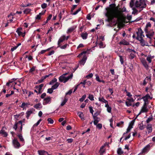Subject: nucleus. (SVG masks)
Wrapping results in <instances>:
<instances>
[{
    "label": "nucleus",
    "mask_w": 155,
    "mask_h": 155,
    "mask_svg": "<svg viewBox=\"0 0 155 155\" xmlns=\"http://www.w3.org/2000/svg\"><path fill=\"white\" fill-rule=\"evenodd\" d=\"M150 98V96L148 94L146 95L145 96L143 97L141 99H143L144 102V103H145L146 104H147V102L149 98Z\"/></svg>",
    "instance_id": "nucleus-12"
},
{
    "label": "nucleus",
    "mask_w": 155,
    "mask_h": 155,
    "mask_svg": "<svg viewBox=\"0 0 155 155\" xmlns=\"http://www.w3.org/2000/svg\"><path fill=\"white\" fill-rule=\"evenodd\" d=\"M47 7V4L46 3H44L41 5V7L43 9L46 8Z\"/></svg>",
    "instance_id": "nucleus-60"
},
{
    "label": "nucleus",
    "mask_w": 155,
    "mask_h": 155,
    "mask_svg": "<svg viewBox=\"0 0 155 155\" xmlns=\"http://www.w3.org/2000/svg\"><path fill=\"white\" fill-rule=\"evenodd\" d=\"M153 119V118L152 116L148 117L146 121V123H149Z\"/></svg>",
    "instance_id": "nucleus-48"
},
{
    "label": "nucleus",
    "mask_w": 155,
    "mask_h": 155,
    "mask_svg": "<svg viewBox=\"0 0 155 155\" xmlns=\"http://www.w3.org/2000/svg\"><path fill=\"white\" fill-rule=\"evenodd\" d=\"M46 10H45L44 12H42L41 13H39V14L37 15L36 17V19H39L41 18V15H43L45 13Z\"/></svg>",
    "instance_id": "nucleus-26"
},
{
    "label": "nucleus",
    "mask_w": 155,
    "mask_h": 155,
    "mask_svg": "<svg viewBox=\"0 0 155 155\" xmlns=\"http://www.w3.org/2000/svg\"><path fill=\"white\" fill-rule=\"evenodd\" d=\"M7 128L5 126H3L0 130V134L4 137H7L8 135V133L6 131Z\"/></svg>",
    "instance_id": "nucleus-5"
},
{
    "label": "nucleus",
    "mask_w": 155,
    "mask_h": 155,
    "mask_svg": "<svg viewBox=\"0 0 155 155\" xmlns=\"http://www.w3.org/2000/svg\"><path fill=\"white\" fill-rule=\"evenodd\" d=\"M146 3L145 0H139V1H137L135 3V7L140 9L139 12H140L143 8L146 7Z\"/></svg>",
    "instance_id": "nucleus-2"
},
{
    "label": "nucleus",
    "mask_w": 155,
    "mask_h": 155,
    "mask_svg": "<svg viewBox=\"0 0 155 155\" xmlns=\"http://www.w3.org/2000/svg\"><path fill=\"white\" fill-rule=\"evenodd\" d=\"M105 107L107 108V111L109 113H111V107H110L108 104V103L106 104H105Z\"/></svg>",
    "instance_id": "nucleus-24"
},
{
    "label": "nucleus",
    "mask_w": 155,
    "mask_h": 155,
    "mask_svg": "<svg viewBox=\"0 0 155 155\" xmlns=\"http://www.w3.org/2000/svg\"><path fill=\"white\" fill-rule=\"evenodd\" d=\"M27 105V103H23L21 105V107L24 109L26 107Z\"/></svg>",
    "instance_id": "nucleus-61"
},
{
    "label": "nucleus",
    "mask_w": 155,
    "mask_h": 155,
    "mask_svg": "<svg viewBox=\"0 0 155 155\" xmlns=\"http://www.w3.org/2000/svg\"><path fill=\"white\" fill-rule=\"evenodd\" d=\"M72 74H71L70 76L67 77L64 76V75H62L59 77V79L60 81L61 82H63L64 83H65L70 79L72 78Z\"/></svg>",
    "instance_id": "nucleus-4"
},
{
    "label": "nucleus",
    "mask_w": 155,
    "mask_h": 155,
    "mask_svg": "<svg viewBox=\"0 0 155 155\" xmlns=\"http://www.w3.org/2000/svg\"><path fill=\"white\" fill-rule=\"evenodd\" d=\"M57 81V79L56 78H54L53 80H51V81L49 83L50 84H52L54 82H56Z\"/></svg>",
    "instance_id": "nucleus-54"
},
{
    "label": "nucleus",
    "mask_w": 155,
    "mask_h": 155,
    "mask_svg": "<svg viewBox=\"0 0 155 155\" xmlns=\"http://www.w3.org/2000/svg\"><path fill=\"white\" fill-rule=\"evenodd\" d=\"M81 10V8H78V10H77V11L75 12H72V13H71V14L72 15H76Z\"/></svg>",
    "instance_id": "nucleus-41"
},
{
    "label": "nucleus",
    "mask_w": 155,
    "mask_h": 155,
    "mask_svg": "<svg viewBox=\"0 0 155 155\" xmlns=\"http://www.w3.org/2000/svg\"><path fill=\"white\" fill-rule=\"evenodd\" d=\"M119 44L125 45H129V43L126 40H123L120 42Z\"/></svg>",
    "instance_id": "nucleus-25"
},
{
    "label": "nucleus",
    "mask_w": 155,
    "mask_h": 155,
    "mask_svg": "<svg viewBox=\"0 0 155 155\" xmlns=\"http://www.w3.org/2000/svg\"><path fill=\"white\" fill-rule=\"evenodd\" d=\"M151 24L150 23L148 22L147 24V25H146V28H145V30H144L145 31L146 33H147V31H148V29H147V28L148 27H151Z\"/></svg>",
    "instance_id": "nucleus-29"
},
{
    "label": "nucleus",
    "mask_w": 155,
    "mask_h": 155,
    "mask_svg": "<svg viewBox=\"0 0 155 155\" xmlns=\"http://www.w3.org/2000/svg\"><path fill=\"white\" fill-rule=\"evenodd\" d=\"M132 8L133 10V11L132 12V14H135L137 13L138 11L137 9L135 7Z\"/></svg>",
    "instance_id": "nucleus-37"
},
{
    "label": "nucleus",
    "mask_w": 155,
    "mask_h": 155,
    "mask_svg": "<svg viewBox=\"0 0 155 155\" xmlns=\"http://www.w3.org/2000/svg\"><path fill=\"white\" fill-rule=\"evenodd\" d=\"M22 91L23 92V94L24 95V96H25V97H26L27 95H26V94H27V91L25 90H23Z\"/></svg>",
    "instance_id": "nucleus-63"
},
{
    "label": "nucleus",
    "mask_w": 155,
    "mask_h": 155,
    "mask_svg": "<svg viewBox=\"0 0 155 155\" xmlns=\"http://www.w3.org/2000/svg\"><path fill=\"white\" fill-rule=\"evenodd\" d=\"M38 152L39 155H46V153H48L47 152L44 150H39Z\"/></svg>",
    "instance_id": "nucleus-20"
},
{
    "label": "nucleus",
    "mask_w": 155,
    "mask_h": 155,
    "mask_svg": "<svg viewBox=\"0 0 155 155\" xmlns=\"http://www.w3.org/2000/svg\"><path fill=\"white\" fill-rule=\"evenodd\" d=\"M32 113V110L28 111L26 112V117L28 118L30 115Z\"/></svg>",
    "instance_id": "nucleus-43"
},
{
    "label": "nucleus",
    "mask_w": 155,
    "mask_h": 155,
    "mask_svg": "<svg viewBox=\"0 0 155 155\" xmlns=\"http://www.w3.org/2000/svg\"><path fill=\"white\" fill-rule=\"evenodd\" d=\"M51 97H48L44 99L43 102L44 105H46L50 103L51 102Z\"/></svg>",
    "instance_id": "nucleus-14"
},
{
    "label": "nucleus",
    "mask_w": 155,
    "mask_h": 155,
    "mask_svg": "<svg viewBox=\"0 0 155 155\" xmlns=\"http://www.w3.org/2000/svg\"><path fill=\"white\" fill-rule=\"evenodd\" d=\"M81 37L84 39H85L87 38V33H83L81 35Z\"/></svg>",
    "instance_id": "nucleus-36"
},
{
    "label": "nucleus",
    "mask_w": 155,
    "mask_h": 155,
    "mask_svg": "<svg viewBox=\"0 0 155 155\" xmlns=\"http://www.w3.org/2000/svg\"><path fill=\"white\" fill-rule=\"evenodd\" d=\"M154 57V56H151V55H148L147 58V60L148 62L149 63H150L151 62V60Z\"/></svg>",
    "instance_id": "nucleus-21"
},
{
    "label": "nucleus",
    "mask_w": 155,
    "mask_h": 155,
    "mask_svg": "<svg viewBox=\"0 0 155 155\" xmlns=\"http://www.w3.org/2000/svg\"><path fill=\"white\" fill-rule=\"evenodd\" d=\"M65 39L66 37L65 35H63L60 38L58 41V47L60 46V44Z\"/></svg>",
    "instance_id": "nucleus-11"
},
{
    "label": "nucleus",
    "mask_w": 155,
    "mask_h": 155,
    "mask_svg": "<svg viewBox=\"0 0 155 155\" xmlns=\"http://www.w3.org/2000/svg\"><path fill=\"white\" fill-rule=\"evenodd\" d=\"M53 89L52 88H49L47 92L49 94H51L53 92Z\"/></svg>",
    "instance_id": "nucleus-62"
},
{
    "label": "nucleus",
    "mask_w": 155,
    "mask_h": 155,
    "mask_svg": "<svg viewBox=\"0 0 155 155\" xmlns=\"http://www.w3.org/2000/svg\"><path fill=\"white\" fill-rule=\"evenodd\" d=\"M35 89L34 90V91L36 92V93L38 94H41L42 92V91L38 90V88H37V86L35 87Z\"/></svg>",
    "instance_id": "nucleus-44"
},
{
    "label": "nucleus",
    "mask_w": 155,
    "mask_h": 155,
    "mask_svg": "<svg viewBox=\"0 0 155 155\" xmlns=\"http://www.w3.org/2000/svg\"><path fill=\"white\" fill-rule=\"evenodd\" d=\"M127 51L130 53L129 58L130 59H133L135 57L136 52L134 50L130 49H128Z\"/></svg>",
    "instance_id": "nucleus-8"
},
{
    "label": "nucleus",
    "mask_w": 155,
    "mask_h": 155,
    "mask_svg": "<svg viewBox=\"0 0 155 155\" xmlns=\"http://www.w3.org/2000/svg\"><path fill=\"white\" fill-rule=\"evenodd\" d=\"M126 105L127 107H129L132 105L131 103L129 101H126L125 102Z\"/></svg>",
    "instance_id": "nucleus-55"
},
{
    "label": "nucleus",
    "mask_w": 155,
    "mask_h": 155,
    "mask_svg": "<svg viewBox=\"0 0 155 155\" xmlns=\"http://www.w3.org/2000/svg\"><path fill=\"white\" fill-rule=\"evenodd\" d=\"M59 84H60L59 83H58V82H56V83L51 88L53 90L55 89L58 87Z\"/></svg>",
    "instance_id": "nucleus-32"
},
{
    "label": "nucleus",
    "mask_w": 155,
    "mask_h": 155,
    "mask_svg": "<svg viewBox=\"0 0 155 155\" xmlns=\"http://www.w3.org/2000/svg\"><path fill=\"white\" fill-rule=\"evenodd\" d=\"M117 153L118 154L120 155L122 154L123 152L120 148H119L117 150Z\"/></svg>",
    "instance_id": "nucleus-52"
},
{
    "label": "nucleus",
    "mask_w": 155,
    "mask_h": 155,
    "mask_svg": "<svg viewBox=\"0 0 155 155\" xmlns=\"http://www.w3.org/2000/svg\"><path fill=\"white\" fill-rule=\"evenodd\" d=\"M12 144L13 147L16 149L19 147V143L16 138H14L12 140Z\"/></svg>",
    "instance_id": "nucleus-6"
},
{
    "label": "nucleus",
    "mask_w": 155,
    "mask_h": 155,
    "mask_svg": "<svg viewBox=\"0 0 155 155\" xmlns=\"http://www.w3.org/2000/svg\"><path fill=\"white\" fill-rule=\"evenodd\" d=\"M34 107L36 109H39L42 107V105L41 103H38L34 106Z\"/></svg>",
    "instance_id": "nucleus-22"
},
{
    "label": "nucleus",
    "mask_w": 155,
    "mask_h": 155,
    "mask_svg": "<svg viewBox=\"0 0 155 155\" xmlns=\"http://www.w3.org/2000/svg\"><path fill=\"white\" fill-rule=\"evenodd\" d=\"M105 146V145H104L102 146L100 148L99 153L101 155L105 151V150L104 149Z\"/></svg>",
    "instance_id": "nucleus-23"
},
{
    "label": "nucleus",
    "mask_w": 155,
    "mask_h": 155,
    "mask_svg": "<svg viewBox=\"0 0 155 155\" xmlns=\"http://www.w3.org/2000/svg\"><path fill=\"white\" fill-rule=\"evenodd\" d=\"M133 128V127H128L127 128V131L124 133L123 134V136H124L125 134L127 133H128L129 132L130 130L131 129V128Z\"/></svg>",
    "instance_id": "nucleus-51"
},
{
    "label": "nucleus",
    "mask_w": 155,
    "mask_h": 155,
    "mask_svg": "<svg viewBox=\"0 0 155 155\" xmlns=\"http://www.w3.org/2000/svg\"><path fill=\"white\" fill-rule=\"evenodd\" d=\"M81 10V8H78V10H77V11L75 12H72V13H71V14L72 15H76Z\"/></svg>",
    "instance_id": "nucleus-42"
},
{
    "label": "nucleus",
    "mask_w": 155,
    "mask_h": 155,
    "mask_svg": "<svg viewBox=\"0 0 155 155\" xmlns=\"http://www.w3.org/2000/svg\"><path fill=\"white\" fill-rule=\"evenodd\" d=\"M88 98L91 101L94 100V97L93 95L89 94Z\"/></svg>",
    "instance_id": "nucleus-53"
},
{
    "label": "nucleus",
    "mask_w": 155,
    "mask_h": 155,
    "mask_svg": "<svg viewBox=\"0 0 155 155\" xmlns=\"http://www.w3.org/2000/svg\"><path fill=\"white\" fill-rule=\"evenodd\" d=\"M19 46V43H18L17 45L16 46H15L14 47H12L11 49V51H13L15 50Z\"/></svg>",
    "instance_id": "nucleus-50"
},
{
    "label": "nucleus",
    "mask_w": 155,
    "mask_h": 155,
    "mask_svg": "<svg viewBox=\"0 0 155 155\" xmlns=\"http://www.w3.org/2000/svg\"><path fill=\"white\" fill-rule=\"evenodd\" d=\"M147 33L146 35V36H148V35H150V36H153L154 34V32L153 31H150L149 32L147 31V33Z\"/></svg>",
    "instance_id": "nucleus-31"
},
{
    "label": "nucleus",
    "mask_w": 155,
    "mask_h": 155,
    "mask_svg": "<svg viewBox=\"0 0 155 155\" xmlns=\"http://www.w3.org/2000/svg\"><path fill=\"white\" fill-rule=\"evenodd\" d=\"M98 100L100 102H101L102 103H104L105 104H106L107 103H108V102L107 101L105 100L103 97L101 96L100 97L98 98Z\"/></svg>",
    "instance_id": "nucleus-15"
},
{
    "label": "nucleus",
    "mask_w": 155,
    "mask_h": 155,
    "mask_svg": "<svg viewBox=\"0 0 155 155\" xmlns=\"http://www.w3.org/2000/svg\"><path fill=\"white\" fill-rule=\"evenodd\" d=\"M143 32L141 28H139L138 30V31L137 32V35L136 39L138 40L141 38H143L144 37V35H143Z\"/></svg>",
    "instance_id": "nucleus-7"
},
{
    "label": "nucleus",
    "mask_w": 155,
    "mask_h": 155,
    "mask_svg": "<svg viewBox=\"0 0 155 155\" xmlns=\"http://www.w3.org/2000/svg\"><path fill=\"white\" fill-rule=\"evenodd\" d=\"M6 85L7 86H10L11 87L14 86L13 88L14 89H16L17 91H18L19 86V82H15L14 81H9L6 84Z\"/></svg>",
    "instance_id": "nucleus-3"
},
{
    "label": "nucleus",
    "mask_w": 155,
    "mask_h": 155,
    "mask_svg": "<svg viewBox=\"0 0 155 155\" xmlns=\"http://www.w3.org/2000/svg\"><path fill=\"white\" fill-rule=\"evenodd\" d=\"M87 57L86 55H84L82 59L80 61L79 63L81 65H83L86 62Z\"/></svg>",
    "instance_id": "nucleus-16"
},
{
    "label": "nucleus",
    "mask_w": 155,
    "mask_h": 155,
    "mask_svg": "<svg viewBox=\"0 0 155 155\" xmlns=\"http://www.w3.org/2000/svg\"><path fill=\"white\" fill-rule=\"evenodd\" d=\"M20 142H21L22 143L21 144V146H22L24 145V139L23 138L22 136H21V135L20 134Z\"/></svg>",
    "instance_id": "nucleus-34"
},
{
    "label": "nucleus",
    "mask_w": 155,
    "mask_h": 155,
    "mask_svg": "<svg viewBox=\"0 0 155 155\" xmlns=\"http://www.w3.org/2000/svg\"><path fill=\"white\" fill-rule=\"evenodd\" d=\"M81 10V8H78V10H77V11L75 12H72V13H71V14L72 15H76Z\"/></svg>",
    "instance_id": "nucleus-40"
},
{
    "label": "nucleus",
    "mask_w": 155,
    "mask_h": 155,
    "mask_svg": "<svg viewBox=\"0 0 155 155\" xmlns=\"http://www.w3.org/2000/svg\"><path fill=\"white\" fill-rule=\"evenodd\" d=\"M148 111V109L147 107V104L144 103L143 106L142 107L140 111V112L138 115L143 113L147 112Z\"/></svg>",
    "instance_id": "nucleus-9"
},
{
    "label": "nucleus",
    "mask_w": 155,
    "mask_h": 155,
    "mask_svg": "<svg viewBox=\"0 0 155 155\" xmlns=\"http://www.w3.org/2000/svg\"><path fill=\"white\" fill-rule=\"evenodd\" d=\"M147 129L148 130V133H150L152 132V125L150 124H148L147 126Z\"/></svg>",
    "instance_id": "nucleus-19"
},
{
    "label": "nucleus",
    "mask_w": 155,
    "mask_h": 155,
    "mask_svg": "<svg viewBox=\"0 0 155 155\" xmlns=\"http://www.w3.org/2000/svg\"><path fill=\"white\" fill-rule=\"evenodd\" d=\"M97 44L99 45L100 48H104L105 47V45L102 42H101L99 43H98Z\"/></svg>",
    "instance_id": "nucleus-39"
},
{
    "label": "nucleus",
    "mask_w": 155,
    "mask_h": 155,
    "mask_svg": "<svg viewBox=\"0 0 155 155\" xmlns=\"http://www.w3.org/2000/svg\"><path fill=\"white\" fill-rule=\"evenodd\" d=\"M14 118L15 119V120L16 121H18V118L19 117V115H15L14 116Z\"/></svg>",
    "instance_id": "nucleus-56"
},
{
    "label": "nucleus",
    "mask_w": 155,
    "mask_h": 155,
    "mask_svg": "<svg viewBox=\"0 0 155 155\" xmlns=\"http://www.w3.org/2000/svg\"><path fill=\"white\" fill-rule=\"evenodd\" d=\"M95 114H94V115L93 116L94 119V124L95 125H97V124L100 121V119L99 118L95 117Z\"/></svg>",
    "instance_id": "nucleus-17"
},
{
    "label": "nucleus",
    "mask_w": 155,
    "mask_h": 155,
    "mask_svg": "<svg viewBox=\"0 0 155 155\" xmlns=\"http://www.w3.org/2000/svg\"><path fill=\"white\" fill-rule=\"evenodd\" d=\"M44 86L43 84H41L38 86H37V88H38V90H42V87Z\"/></svg>",
    "instance_id": "nucleus-46"
},
{
    "label": "nucleus",
    "mask_w": 155,
    "mask_h": 155,
    "mask_svg": "<svg viewBox=\"0 0 155 155\" xmlns=\"http://www.w3.org/2000/svg\"><path fill=\"white\" fill-rule=\"evenodd\" d=\"M68 101V99L66 97H64V99L61 103V106H64Z\"/></svg>",
    "instance_id": "nucleus-38"
},
{
    "label": "nucleus",
    "mask_w": 155,
    "mask_h": 155,
    "mask_svg": "<svg viewBox=\"0 0 155 155\" xmlns=\"http://www.w3.org/2000/svg\"><path fill=\"white\" fill-rule=\"evenodd\" d=\"M77 6V5H74L72 6L71 10V13L73 12L74 10L76 8Z\"/></svg>",
    "instance_id": "nucleus-59"
},
{
    "label": "nucleus",
    "mask_w": 155,
    "mask_h": 155,
    "mask_svg": "<svg viewBox=\"0 0 155 155\" xmlns=\"http://www.w3.org/2000/svg\"><path fill=\"white\" fill-rule=\"evenodd\" d=\"M48 123L51 124H53V123L54 121L51 118H48Z\"/></svg>",
    "instance_id": "nucleus-57"
},
{
    "label": "nucleus",
    "mask_w": 155,
    "mask_h": 155,
    "mask_svg": "<svg viewBox=\"0 0 155 155\" xmlns=\"http://www.w3.org/2000/svg\"><path fill=\"white\" fill-rule=\"evenodd\" d=\"M150 145L148 144L142 150V153L147 152L150 149Z\"/></svg>",
    "instance_id": "nucleus-13"
},
{
    "label": "nucleus",
    "mask_w": 155,
    "mask_h": 155,
    "mask_svg": "<svg viewBox=\"0 0 155 155\" xmlns=\"http://www.w3.org/2000/svg\"><path fill=\"white\" fill-rule=\"evenodd\" d=\"M93 76V74L92 73H91L89 75H87L86 78L87 79L91 78Z\"/></svg>",
    "instance_id": "nucleus-58"
},
{
    "label": "nucleus",
    "mask_w": 155,
    "mask_h": 155,
    "mask_svg": "<svg viewBox=\"0 0 155 155\" xmlns=\"http://www.w3.org/2000/svg\"><path fill=\"white\" fill-rule=\"evenodd\" d=\"M95 76L96 77V80L97 81H98V82H102L103 83H104L105 82H104V81H103V80H100V78L98 76L97 74H96L95 75Z\"/></svg>",
    "instance_id": "nucleus-28"
},
{
    "label": "nucleus",
    "mask_w": 155,
    "mask_h": 155,
    "mask_svg": "<svg viewBox=\"0 0 155 155\" xmlns=\"http://www.w3.org/2000/svg\"><path fill=\"white\" fill-rule=\"evenodd\" d=\"M96 127H97L99 129H101L102 128V125L101 124H97Z\"/></svg>",
    "instance_id": "nucleus-64"
},
{
    "label": "nucleus",
    "mask_w": 155,
    "mask_h": 155,
    "mask_svg": "<svg viewBox=\"0 0 155 155\" xmlns=\"http://www.w3.org/2000/svg\"><path fill=\"white\" fill-rule=\"evenodd\" d=\"M135 0H131L130 3V6L131 8L135 7L134 6V2Z\"/></svg>",
    "instance_id": "nucleus-33"
},
{
    "label": "nucleus",
    "mask_w": 155,
    "mask_h": 155,
    "mask_svg": "<svg viewBox=\"0 0 155 155\" xmlns=\"http://www.w3.org/2000/svg\"><path fill=\"white\" fill-rule=\"evenodd\" d=\"M142 62L144 67L146 68H148V65L145 60L144 59H143L142 60Z\"/></svg>",
    "instance_id": "nucleus-27"
},
{
    "label": "nucleus",
    "mask_w": 155,
    "mask_h": 155,
    "mask_svg": "<svg viewBox=\"0 0 155 155\" xmlns=\"http://www.w3.org/2000/svg\"><path fill=\"white\" fill-rule=\"evenodd\" d=\"M19 123V121H16L15 122V124L14 125V126H13V128L15 129V130H16L17 127H18V124Z\"/></svg>",
    "instance_id": "nucleus-35"
},
{
    "label": "nucleus",
    "mask_w": 155,
    "mask_h": 155,
    "mask_svg": "<svg viewBox=\"0 0 155 155\" xmlns=\"http://www.w3.org/2000/svg\"><path fill=\"white\" fill-rule=\"evenodd\" d=\"M138 40L140 41V42L142 46H144L145 45H147L146 44H147V43H146L145 41L143 39V38H141Z\"/></svg>",
    "instance_id": "nucleus-18"
},
{
    "label": "nucleus",
    "mask_w": 155,
    "mask_h": 155,
    "mask_svg": "<svg viewBox=\"0 0 155 155\" xmlns=\"http://www.w3.org/2000/svg\"><path fill=\"white\" fill-rule=\"evenodd\" d=\"M86 97V94L84 95L80 99L79 101L81 102H83L84 100L85 99Z\"/></svg>",
    "instance_id": "nucleus-49"
},
{
    "label": "nucleus",
    "mask_w": 155,
    "mask_h": 155,
    "mask_svg": "<svg viewBox=\"0 0 155 155\" xmlns=\"http://www.w3.org/2000/svg\"><path fill=\"white\" fill-rule=\"evenodd\" d=\"M79 117L81 118V119L82 120H84V115L81 112H78L77 113Z\"/></svg>",
    "instance_id": "nucleus-30"
},
{
    "label": "nucleus",
    "mask_w": 155,
    "mask_h": 155,
    "mask_svg": "<svg viewBox=\"0 0 155 155\" xmlns=\"http://www.w3.org/2000/svg\"><path fill=\"white\" fill-rule=\"evenodd\" d=\"M31 11V9L29 8H27L25 9L24 11V12L25 14H28Z\"/></svg>",
    "instance_id": "nucleus-45"
},
{
    "label": "nucleus",
    "mask_w": 155,
    "mask_h": 155,
    "mask_svg": "<svg viewBox=\"0 0 155 155\" xmlns=\"http://www.w3.org/2000/svg\"><path fill=\"white\" fill-rule=\"evenodd\" d=\"M75 28H74V27H71L70 28H69L68 30L67 31V32H72L73 31H74Z\"/></svg>",
    "instance_id": "nucleus-47"
},
{
    "label": "nucleus",
    "mask_w": 155,
    "mask_h": 155,
    "mask_svg": "<svg viewBox=\"0 0 155 155\" xmlns=\"http://www.w3.org/2000/svg\"><path fill=\"white\" fill-rule=\"evenodd\" d=\"M126 11V9L125 7H124L121 10H119L117 8H114L110 9L105 14V15L107 18V21L110 22L112 21L114 18L118 19L120 18L122 16V12Z\"/></svg>",
    "instance_id": "nucleus-1"
},
{
    "label": "nucleus",
    "mask_w": 155,
    "mask_h": 155,
    "mask_svg": "<svg viewBox=\"0 0 155 155\" xmlns=\"http://www.w3.org/2000/svg\"><path fill=\"white\" fill-rule=\"evenodd\" d=\"M8 18L9 19V20H8L7 23L5 24V27H7L8 25V24L10 22H11L12 21V19L13 18V15L12 14H11L10 15L8 16Z\"/></svg>",
    "instance_id": "nucleus-10"
}]
</instances>
